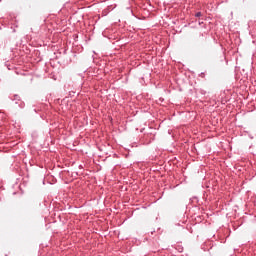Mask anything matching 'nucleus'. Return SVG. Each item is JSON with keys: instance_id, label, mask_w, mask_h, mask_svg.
<instances>
[{"instance_id": "obj_1", "label": "nucleus", "mask_w": 256, "mask_h": 256, "mask_svg": "<svg viewBox=\"0 0 256 256\" xmlns=\"http://www.w3.org/2000/svg\"><path fill=\"white\" fill-rule=\"evenodd\" d=\"M196 17H201V12L196 13Z\"/></svg>"}]
</instances>
